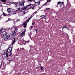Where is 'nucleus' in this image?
<instances>
[{
    "mask_svg": "<svg viewBox=\"0 0 75 75\" xmlns=\"http://www.w3.org/2000/svg\"><path fill=\"white\" fill-rule=\"evenodd\" d=\"M25 3V1H23L21 3H20V4H18V2H16L14 3L15 4V7H17L18 8H21L22 10H25L27 8L26 7H23L21 8L22 7H24V3Z\"/></svg>",
    "mask_w": 75,
    "mask_h": 75,
    "instance_id": "obj_1",
    "label": "nucleus"
},
{
    "mask_svg": "<svg viewBox=\"0 0 75 75\" xmlns=\"http://www.w3.org/2000/svg\"><path fill=\"white\" fill-rule=\"evenodd\" d=\"M11 30H12L13 32L12 34L11 35V37H15L16 35V32H17V31L18 30V29L17 28H10Z\"/></svg>",
    "mask_w": 75,
    "mask_h": 75,
    "instance_id": "obj_2",
    "label": "nucleus"
},
{
    "mask_svg": "<svg viewBox=\"0 0 75 75\" xmlns=\"http://www.w3.org/2000/svg\"><path fill=\"white\" fill-rule=\"evenodd\" d=\"M2 37L4 39H8L10 38V35H8L7 33H6L2 35Z\"/></svg>",
    "mask_w": 75,
    "mask_h": 75,
    "instance_id": "obj_3",
    "label": "nucleus"
},
{
    "mask_svg": "<svg viewBox=\"0 0 75 75\" xmlns=\"http://www.w3.org/2000/svg\"><path fill=\"white\" fill-rule=\"evenodd\" d=\"M7 11L8 13H10V15H11V14H17L16 13L15 11H13V9L10 8H8L7 9Z\"/></svg>",
    "mask_w": 75,
    "mask_h": 75,
    "instance_id": "obj_4",
    "label": "nucleus"
},
{
    "mask_svg": "<svg viewBox=\"0 0 75 75\" xmlns=\"http://www.w3.org/2000/svg\"><path fill=\"white\" fill-rule=\"evenodd\" d=\"M11 45L10 46H9L7 50L8 52L9 53H11V52L12 50H13V47H11Z\"/></svg>",
    "mask_w": 75,
    "mask_h": 75,
    "instance_id": "obj_5",
    "label": "nucleus"
},
{
    "mask_svg": "<svg viewBox=\"0 0 75 75\" xmlns=\"http://www.w3.org/2000/svg\"><path fill=\"white\" fill-rule=\"evenodd\" d=\"M25 42V40H20L19 42V44L20 45H23L24 44V43Z\"/></svg>",
    "mask_w": 75,
    "mask_h": 75,
    "instance_id": "obj_6",
    "label": "nucleus"
},
{
    "mask_svg": "<svg viewBox=\"0 0 75 75\" xmlns=\"http://www.w3.org/2000/svg\"><path fill=\"white\" fill-rule=\"evenodd\" d=\"M24 33H25V31H23L19 35V36L21 38L23 37V35H24Z\"/></svg>",
    "mask_w": 75,
    "mask_h": 75,
    "instance_id": "obj_7",
    "label": "nucleus"
},
{
    "mask_svg": "<svg viewBox=\"0 0 75 75\" xmlns=\"http://www.w3.org/2000/svg\"><path fill=\"white\" fill-rule=\"evenodd\" d=\"M28 22H27V21H26L23 24V26L24 28H26V25H27V23H28Z\"/></svg>",
    "mask_w": 75,
    "mask_h": 75,
    "instance_id": "obj_8",
    "label": "nucleus"
},
{
    "mask_svg": "<svg viewBox=\"0 0 75 75\" xmlns=\"http://www.w3.org/2000/svg\"><path fill=\"white\" fill-rule=\"evenodd\" d=\"M15 42H16V38H13V40L12 43V45H13L14 44H15Z\"/></svg>",
    "mask_w": 75,
    "mask_h": 75,
    "instance_id": "obj_9",
    "label": "nucleus"
},
{
    "mask_svg": "<svg viewBox=\"0 0 75 75\" xmlns=\"http://www.w3.org/2000/svg\"><path fill=\"white\" fill-rule=\"evenodd\" d=\"M33 14H32L31 15V17H30V18H29L27 20V22H29V21H30V19H31V18H32V17H33Z\"/></svg>",
    "mask_w": 75,
    "mask_h": 75,
    "instance_id": "obj_10",
    "label": "nucleus"
},
{
    "mask_svg": "<svg viewBox=\"0 0 75 75\" xmlns=\"http://www.w3.org/2000/svg\"><path fill=\"white\" fill-rule=\"evenodd\" d=\"M1 1L3 4H6L5 2L6 1V0H1Z\"/></svg>",
    "mask_w": 75,
    "mask_h": 75,
    "instance_id": "obj_11",
    "label": "nucleus"
},
{
    "mask_svg": "<svg viewBox=\"0 0 75 75\" xmlns=\"http://www.w3.org/2000/svg\"><path fill=\"white\" fill-rule=\"evenodd\" d=\"M5 54H6V57L7 58H8V53H7V52H6V53H5Z\"/></svg>",
    "mask_w": 75,
    "mask_h": 75,
    "instance_id": "obj_12",
    "label": "nucleus"
},
{
    "mask_svg": "<svg viewBox=\"0 0 75 75\" xmlns=\"http://www.w3.org/2000/svg\"><path fill=\"white\" fill-rule=\"evenodd\" d=\"M39 0H34V1H35L34 2H35V3H38V1H39Z\"/></svg>",
    "mask_w": 75,
    "mask_h": 75,
    "instance_id": "obj_13",
    "label": "nucleus"
},
{
    "mask_svg": "<svg viewBox=\"0 0 75 75\" xmlns=\"http://www.w3.org/2000/svg\"><path fill=\"white\" fill-rule=\"evenodd\" d=\"M31 4H29L27 6H26V7H31Z\"/></svg>",
    "mask_w": 75,
    "mask_h": 75,
    "instance_id": "obj_14",
    "label": "nucleus"
},
{
    "mask_svg": "<svg viewBox=\"0 0 75 75\" xmlns=\"http://www.w3.org/2000/svg\"><path fill=\"white\" fill-rule=\"evenodd\" d=\"M39 29H36L35 30V31H36V33H38V30Z\"/></svg>",
    "mask_w": 75,
    "mask_h": 75,
    "instance_id": "obj_15",
    "label": "nucleus"
},
{
    "mask_svg": "<svg viewBox=\"0 0 75 75\" xmlns=\"http://www.w3.org/2000/svg\"><path fill=\"white\" fill-rule=\"evenodd\" d=\"M62 28H67V27L66 26H65L63 27Z\"/></svg>",
    "mask_w": 75,
    "mask_h": 75,
    "instance_id": "obj_16",
    "label": "nucleus"
},
{
    "mask_svg": "<svg viewBox=\"0 0 75 75\" xmlns=\"http://www.w3.org/2000/svg\"><path fill=\"white\" fill-rule=\"evenodd\" d=\"M3 29H1L0 30V33H2L3 32Z\"/></svg>",
    "mask_w": 75,
    "mask_h": 75,
    "instance_id": "obj_17",
    "label": "nucleus"
},
{
    "mask_svg": "<svg viewBox=\"0 0 75 75\" xmlns=\"http://www.w3.org/2000/svg\"><path fill=\"white\" fill-rule=\"evenodd\" d=\"M43 18H44V19H46V18H47V17L45 16H43Z\"/></svg>",
    "mask_w": 75,
    "mask_h": 75,
    "instance_id": "obj_18",
    "label": "nucleus"
},
{
    "mask_svg": "<svg viewBox=\"0 0 75 75\" xmlns=\"http://www.w3.org/2000/svg\"><path fill=\"white\" fill-rule=\"evenodd\" d=\"M20 11V9L19 8L18 10H16V11H15L16 12V11Z\"/></svg>",
    "mask_w": 75,
    "mask_h": 75,
    "instance_id": "obj_19",
    "label": "nucleus"
},
{
    "mask_svg": "<svg viewBox=\"0 0 75 75\" xmlns=\"http://www.w3.org/2000/svg\"><path fill=\"white\" fill-rule=\"evenodd\" d=\"M20 19L16 20V22H18V21H20Z\"/></svg>",
    "mask_w": 75,
    "mask_h": 75,
    "instance_id": "obj_20",
    "label": "nucleus"
},
{
    "mask_svg": "<svg viewBox=\"0 0 75 75\" xmlns=\"http://www.w3.org/2000/svg\"><path fill=\"white\" fill-rule=\"evenodd\" d=\"M2 16H6V14L4 13L2 15Z\"/></svg>",
    "mask_w": 75,
    "mask_h": 75,
    "instance_id": "obj_21",
    "label": "nucleus"
},
{
    "mask_svg": "<svg viewBox=\"0 0 75 75\" xmlns=\"http://www.w3.org/2000/svg\"><path fill=\"white\" fill-rule=\"evenodd\" d=\"M61 4V2H57L58 4Z\"/></svg>",
    "mask_w": 75,
    "mask_h": 75,
    "instance_id": "obj_22",
    "label": "nucleus"
},
{
    "mask_svg": "<svg viewBox=\"0 0 75 75\" xmlns=\"http://www.w3.org/2000/svg\"><path fill=\"white\" fill-rule=\"evenodd\" d=\"M36 13H37V11H35V12H34L33 13V16H34V14H36Z\"/></svg>",
    "mask_w": 75,
    "mask_h": 75,
    "instance_id": "obj_23",
    "label": "nucleus"
},
{
    "mask_svg": "<svg viewBox=\"0 0 75 75\" xmlns=\"http://www.w3.org/2000/svg\"><path fill=\"white\" fill-rule=\"evenodd\" d=\"M12 55V53L11 52V53L9 55V56H10V57H11V55Z\"/></svg>",
    "mask_w": 75,
    "mask_h": 75,
    "instance_id": "obj_24",
    "label": "nucleus"
},
{
    "mask_svg": "<svg viewBox=\"0 0 75 75\" xmlns=\"http://www.w3.org/2000/svg\"><path fill=\"white\" fill-rule=\"evenodd\" d=\"M40 69H41V70H43V69H44V68L42 67H41Z\"/></svg>",
    "mask_w": 75,
    "mask_h": 75,
    "instance_id": "obj_25",
    "label": "nucleus"
},
{
    "mask_svg": "<svg viewBox=\"0 0 75 75\" xmlns=\"http://www.w3.org/2000/svg\"><path fill=\"white\" fill-rule=\"evenodd\" d=\"M23 13V14H27V12H24Z\"/></svg>",
    "mask_w": 75,
    "mask_h": 75,
    "instance_id": "obj_26",
    "label": "nucleus"
},
{
    "mask_svg": "<svg viewBox=\"0 0 75 75\" xmlns=\"http://www.w3.org/2000/svg\"><path fill=\"white\" fill-rule=\"evenodd\" d=\"M34 24H35V23L34 22H33L32 23V25H34Z\"/></svg>",
    "mask_w": 75,
    "mask_h": 75,
    "instance_id": "obj_27",
    "label": "nucleus"
},
{
    "mask_svg": "<svg viewBox=\"0 0 75 75\" xmlns=\"http://www.w3.org/2000/svg\"><path fill=\"white\" fill-rule=\"evenodd\" d=\"M25 42H27V43H28V42H28V41H26L25 40Z\"/></svg>",
    "mask_w": 75,
    "mask_h": 75,
    "instance_id": "obj_28",
    "label": "nucleus"
},
{
    "mask_svg": "<svg viewBox=\"0 0 75 75\" xmlns=\"http://www.w3.org/2000/svg\"><path fill=\"white\" fill-rule=\"evenodd\" d=\"M28 1L31 2L32 1H33V0H28Z\"/></svg>",
    "mask_w": 75,
    "mask_h": 75,
    "instance_id": "obj_29",
    "label": "nucleus"
},
{
    "mask_svg": "<svg viewBox=\"0 0 75 75\" xmlns=\"http://www.w3.org/2000/svg\"><path fill=\"white\" fill-rule=\"evenodd\" d=\"M46 10H49V9H50V8H46Z\"/></svg>",
    "mask_w": 75,
    "mask_h": 75,
    "instance_id": "obj_30",
    "label": "nucleus"
},
{
    "mask_svg": "<svg viewBox=\"0 0 75 75\" xmlns=\"http://www.w3.org/2000/svg\"><path fill=\"white\" fill-rule=\"evenodd\" d=\"M48 1L45 4H44V5H45V4H47V3H48Z\"/></svg>",
    "mask_w": 75,
    "mask_h": 75,
    "instance_id": "obj_31",
    "label": "nucleus"
},
{
    "mask_svg": "<svg viewBox=\"0 0 75 75\" xmlns=\"http://www.w3.org/2000/svg\"><path fill=\"white\" fill-rule=\"evenodd\" d=\"M21 50H24V48H22L21 49Z\"/></svg>",
    "mask_w": 75,
    "mask_h": 75,
    "instance_id": "obj_32",
    "label": "nucleus"
},
{
    "mask_svg": "<svg viewBox=\"0 0 75 75\" xmlns=\"http://www.w3.org/2000/svg\"><path fill=\"white\" fill-rule=\"evenodd\" d=\"M40 16V17H43V16Z\"/></svg>",
    "mask_w": 75,
    "mask_h": 75,
    "instance_id": "obj_33",
    "label": "nucleus"
},
{
    "mask_svg": "<svg viewBox=\"0 0 75 75\" xmlns=\"http://www.w3.org/2000/svg\"><path fill=\"white\" fill-rule=\"evenodd\" d=\"M31 28H33V26H31Z\"/></svg>",
    "mask_w": 75,
    "mask_h": 75,
    "instance_id": "obj_34",
    "label": "nucleus"
},
{
    "mask_svg": "<svg viewBox=\"0 0 75 75\" xmlns=\"http://www.w3.org/2000/svg\"><path fill=\"white\" fill-rule=\"evenodd\" d=\"M41 7H40V8H39V9L40 10V9H41Z\"/></svg>",
    "mask_w": 75,
    "mask_h": 75,
    "instance_id": "obj_35",
    "label": "nucleus"
},
{
    "mask_svg": "<svg viewBox=\"0 0 75 75\" xmlns=\"http://www.w3.org/2000/svg\"><path fill=\"white\" fill-rule=\"evenodd\" d=\"M28 18V17H26V18H25V19H26V18Z\"/></svg>",
    "mask_w": 75,
    "mask_h": 75,
    "instance_id": "obj_36",
    "label": "nucleus"
},
{
    "mask_svg": "<svg viewBox=\"0 0 75 75\" xmlns=\"http://www.w3.org/2000/svg\"><path fill=\"white\" fill-rule=\"evenodd\" d=\"M8 61H9V62H10V61H11V60H8Z\"/></svg>",
    "mask_w": 75,
    "mask_h": 75,
    "instance_id": "obj_37",
    "label": "nucleus"
},
{
    "mask_svg": "<svg viewBox=\"0 0 75 75\" xmlns=\"http://www.w3.org/2000/svg\"><path fill=\"white\" fill-rule=\"evenodd\" d=\"M0 6H1V3L0 2Z\"/></svg>",
    "mask_w": 75,
    "mask_h": 75,
    "instance_id": "obj_38",
    "label": "nucleus"
},
{
    "mask_svg": "<svg viewBox=\"0 0 75 75\" xmlns=\"http://www.w3.org/2000/svg\"><path fill=\"white\" fill-rule=\"evenodd\" d=\"M32 9L33 10H34V8H33Z\"/></svg>",
    "mask_w": 75,
    "mask_h": 75,
    "instance_id": "obj_39",
    "label": "nucleus"
},
{
    "mask_svg": "<svg viewBox=\"0 0 75 75\" xmlns=\"http://www.w3.org/2000/svg\"><path fill=\"white\" fill-rule=\"evenodd\" d=\"M39 4H40L39 3V4H38V5H39Z\"/></svg>",
    "mask_w": 75,
    "mask_h": 75,
    "instance_id": "obj_40",
    "label": "nucleus"
},
{
    "mask_svg": "<svg viewBox=\"0 0 75 75\" xmlns=\"http://www.w3.org/2000/svg\"><path fill=\"white\" fill-rule=\"evenodd\" d=\"M39 9H38V10H39Z\"/></svg>",
    "mask_w": 75,
    "mask_h": 75,
    "instance_id": "obj_41",
    "label": "nucleus"
},
{
    "mask_svg": "<svg viewBox=\"0 0 75 75\" xmlns=\"http://www.w3.org/2000/svg\"><path fill=\"white\" fill-rule=\"evenodd\" d=\"M32 29H31V28H30V30H31Z\"/></svg>",
    "mask_w": 75,
    "mask_h": 75,
    "instance_id": "obj_42",
    "label": "nucleus"
},
{
    "mask_svg": "<svg viewBox=\"0 0 75 75\" xmlns=\"http://www.w3.org/2000/svg\"><path fill=\"white\" fill-rule=\"evenodd\" d=\"M1 19V18H0V19Z\"/></svg>",
    "mask_w": 75,
    "mask_h": 75,
    "instance_id": "obj_43",
    "label": "nucleus"
},
{
    "mask_svg": "<svg viewBox=\"0 0 75 75\" xmlns=\"http://www.w3.org/2000/svg\"><path fill=\"white\" fill-rule=\"evenodd\" d=\"M62 3H64V2H62Z\"/></svg>",
    "mask_w": 75,
    "mask_h": 75,
    "instance_id": "obj_44",
    "label": "nucleus"
},
{
    "mask_svg": "<svg viewBox=\"0 0 75 75\" xmlns=\"http://www.w3.org/2000/svg\"><path fill=\"white\" fill-rule=\"evenodd\" d=\"M14 23H15V22H14Z\"/></svg>",
    "mask_w": 75,
    "mask_h": 75,
    "instance_id": "obj_45",
    "label": "nucleus"
}]
</instances>
